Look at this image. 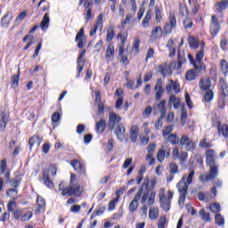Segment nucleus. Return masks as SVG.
<instances>
[{
	"mask_svg": "<svg viewBox=\"0 0 228 228\" xmlns=\"http://www.w3.org/2000/svg\"><path fill=\"white\" fill-rule=\"evenodd\" d=\"M188 58L191 65H193L194 69H189L185 73V79H187V81H195L200 74H204V72H206V65L202 63V60H204V52L203 50L199 51L196 53L195 60L191 54H188Z\"/></svg>",
	"mask_w": 228,
	"mask_h": 228,
	"instance_id": "obj_1",
	"label": "nucleus"
},
{
	"mask_svg": "<svg viewBox=\"0 0 228 228\" xmlns=\"http://www.w3.org/2000/svg\"><path fill=\"white\" fill-rule=\"evenodd\" d=\"M193 175H195V171H191L188 175H183L181 181L177 183L176 188L180 193L178 200L179 206L184 205V200H186V193L188 191V187L191 184L193 181Z\"/></svg>",
	"mask_w": 228,
	"mask_h": 228,
	"instance_id": "obj_2",
	"label": "nucleus"
},
{
	"mask_svg": "<svg viewBox=\"0 0 228 228\" xmlns=\"http://www.w3.org/2000/svg\"><path fill=\"white\" fill-rule=\"evenodd\" d=\"M83 191V186L79 184L77 176L74 174H71L69 185L63 190L61 195L62 197H67V195H69V197H79Z\"/></svg>",
	"mask_w": 228,
	"mask_h": 228,
	"instance_id": "obj_3",
	"label": "nucleus"
},
{
	"mask_svg": "<svg viewBox=\"0 0 228 228\" xmlns=\"http://www.w3.org/2000/svg\"><path fill=\"white\" fill-rule=\"evenodd\" d=\"M216 157V154L215 153V151L213 150H207L206 151V163L210 167V173L207 175L204 178L203 175L200 176V181H212V179H215L216 175H218V167L215 166V158Z\"/></svg>",
	"mask_w": 228,
	"mask_h": 228,
	"instance_id": "obj_4",
	"label": "nucleus"
},
{
	"mask_svg": "<svg viewBox=\"0 0 228 228\" xmlns=\"http://www.w3.org/2000/svg\"><path fill=\"white\" fill-rule=\"evenodd\" d=\"M159 199L162 209L164 211H169L172 199H174V191H168L166 192L165 188H160L159 191Z\"/></svg>",
	"mask_w": 228,
	"mask_h": 228,
	"instance_id": "obj_5",
	"label": "nucleus"
},
{
	"mask_svg": "<svg viewBox=\"0 0 228 228\" xmlns=\"http://www.w3.org/2000/svg\"><path fill=\"white\" fill-rule=\"evenodd\" d=\"M156 201V192L154 191L143 192L141 198V204H145L147 202L148 206H153Z\"/></svg>",
	"mask_w": 228,
	"mask_h": 228,
	"instance_id": "obj_6",
	"label": "nucleus"
},
{
	"mask_svg": "<svg viewBox=\"0 0 228 228\" xmlns=\"http://www.w3.org/2000/svg\"><path fill=\"white\" fill-rule=\"evenodd\" d=\"M143 195V188L138 189V191L135 193L134 200L130 202L128 209L131 213H134L138 209V200L142 199Z\"/></svg>",
	"mask_w": 228,
	"mask_h": 228,
	"instance_id": "obj_7",
	"label": "nucleus"
},
{
	"mask_svg": "<svg viewBox=\"0 0 228 228\" xmlns=\"http://www.w3.org/2000/svg\"><path fill=\"white\" fill-rule=\"evenodd\" d=\"M188 44L189 46L191 47V49H198L199 45L200 47V51H203V54H204V49L206 47V44L204 42H200L199 40V38L193 37V36H190L188 38Z\"/></svg>",
	"mask_w": 228,
	"mask_h": 228,
	"instance_id": "obj_8",
	"label": "nucleus"
},
{
	"mask_svg": "<svg viewBox=\"0 0 228 228\" xmlns=\"http://www.w3.org/2000/svg\"><path fill=\"white\" fill-rule=\"evenodd\" d=\"M166 92L169 94H179V92H181V86L179 85V82H177V80H169L166 86Z\"/></svg>",
	"mask_w": 228,
	"mask_h": 228,
	"instance_id": "obj_9",
	"label": "nucleus"
},
{
	"mask_svg": "<svg viewBox=\"0 0 228 228\" xmlns=\"http://www.w3.org/2000/svg\"><path fill=\"white\" fill-rule=\"evenodd\" d=\"M220 32V22L218 17L213 15L210 21V34L212 37H216L217 33Z\"/></svg>",
	"mask_w": 228,
	"mask_h": 228,
	"instance_id": "obj_10",
	"label": "nucleus"
},
{
	"mask_svg": "<svg viewBox=\"0 0 228 228\" xmlns=\"http://www.w3.org/2000/svg\"><path fill=\"white\" fill-rule=\"evenodd\" d=\"M172 156L174 159H179V161H186L188 159V152L180 151L178 147L173 148Z\"/></svg>",
	"mask_w": 228,
	"mask_h": 228,
	"instance_id": "obj_11",
	"label": "nucleus"
},
{
	"mask_svg": "<svg viewBox=\"0 0 228 228\" xmlns=\"http://www.w3.org/2000/svg\"><path fill=\"white\" fill-rule=\"evenodd\" d=\"M180 145L185 147L186 151H193V149H195V142H193L188 135H183L181 137Z\"/></svg>",
	"mask_w": 228,
	"mask_h": 228,
	"instance_id": "obj_12",
	"label": "nucleus"
},
{
	"mask_svg": "<svg viewBox=\"0 0 228 228\" xmlns=\"http://www.w3.org/2000/svg\"><path fill=\"white\" fill-rule=\"evenodd\" d=\"M122 120V118L115 112H110L109 114V127L110 129H115V126L118 125V122Z\"/></svg>",
	"mask_w": 228,
	"mask_h": 228,
	"instance_id": "obj_13",
	"label": "nucleus"
},
{
	"mask_svg": "<svg viewBox=\"0 0 228 228\" xmlns=\"http://www.w3.org/2000/svg\"><path fill=\"white\" fill-rule=\"evenodd\" d=\"M105 60L108 63L115 60V45L114 44L110 43L107 45L106 53H105Z\"/></svg>",
	"mask_w": 228,
	"mask_h": 228,
	"instance_id": "obj_14",
	"label": "nucleus"
},
{
	"mask_svg": "<svg viewBox=\"0 0 228 228\" xmlns=\"http://www.w3.org/2000/svg\"><path fill=\"white\" fill-rule=\"evenodd\" d=\"M0 131H4V127H6V124L8 123V118H10V115L8 111L4 108L0 109Z\"/></svg>",
	"mask_w": 228,
	"mask_h": 228,
	"instance_id": "obj_15",
	"label": "nucleus"
},
{
	"mask_svg": "<svg viewBox=\"0 0 228 228\" xmlns=\"http://www.w3.org/2000/svg\"><path fill=\"white\" fill-rule=\"evenodd\" d=\"M104 19V14L100 13L98 16V20L96 21V24L90 31V37H94L97 33V29H100V31H102V20Z\"/></svg>",
	"mask_w": 228,
	"mask_h": 228,
	"instance_id": "obj_16",
	"label": "nucleus"
},
{
	"mask_svg": "<svg viewBox=\"0 0 228 228\" xmlns=\"http://www.w3.org/2000/svg\"><path fill=\"white\" fill-rule=\"evenodd\" d=\"M75 40L77 43V47L79 49H83L85 42H86V39L85 38V28H81L79 29L78 33L76 36Z\"/></svg>",
	"mask_w": 228,
	"mask_h": 228,
	"instance_id": "obj_17",
	"label": "nucleus"
},
{
	"mask_svg": "<svg viewBox=\"0 0 228 228\" xmlns=\"http://www.w3.org/2000/svg\"><path fill=\"white\" fill-rule=\"evenodd\" d=\"M228 6V0H222L220 2H217L214 7V11L216 12V13H223L227 10Z\"/></svg>",
	"mask_w": 228,
	"mask_h": 228,
	"instance_id": "obj_18",
	"label": "nucleus"
},
{
	"mask_svg": "<svg viewBox=\"0 0 228 228\" xmlns=\"http://www.w3.org/2000/svg\"><path fill=\"white\" fill-rule=\"evenodd\" d=\"M170 154H171L170 149H167V150L160 149L157 153V159L159 163H163V161H165V158H170Z\"/></svg>",
	"mask_w": 228,
	"mask_h": 228,
	"instance_id": "obj_19",
	"label": "nucleus"
},
{
	"mask_svg": "<svg viewBox=\"0 0 228 228\" xmlns=\"http://www.w3.org/2000/svg\"><path fill=\"white\" fill-rule=\"evenodd\" d=\"M199 86L202 92L209 91V88H211V79H209L208 77L201 78L200 80Z\"/></svg>",
	"mask_w": 228,
	"mask_h": 228,
	"instance_id": "obj_20",
	"label": "nucleus"
},
{
	"mask_svg": "<svg viewBox=\"0 0 228 228\" xmlns=\"http://www.w3.org/2000/svg\"><path fill=\"white\" fill-rule=\"evenodd\" d=\"M138 133H140V127L138 125H134L130 128V140L133 143H136L138 140Z\"/></svg>",
	"mask_w": 228,
	"mask_h": 228,
	"instance_id": "obj_21",
	"label": "nucleus"
},
{
	"mask_svg": "<svg viewBox=\"0 0 228 228\" xmlns=\"http://www.w3.org/2000/svg\"><path fill=\"white\" fill-rule=\"evenodd\" d=\"M84 54H86V50H84L80 53L77 59V77H79V74L83 72V67H85V60H83Z\"/></svg>",
	"mask_w": 228,
	"mask_h": 228,
	"instance_id": "obj_22",
	"label": "nucleus"
},
{
	"mask_svg": "<svg viewBox=\"0 0 228 228\" xmlns=\"http://www.w3.org/2000/svg\"><path fill=\"white\" fill-rule=\"evenodd\" d=\"M167 106V101L162 100L158 105H155L153 107L154 110H160V117L161 118H165V116L167 115V109L165 108Z\"/></svg>",
	"mask_w": 228,
	"mask_h": 228,
	"instance_id": "obj_23",
	"label": "nucleus"
},
{
	"mask_svg": "<svg viewBox=\"0 0 228 228\" xmlns=\"http://www.w3.org/2000/svg\"><path fill=\"white\" fill-rule=\"evenodd\" d=\"M70 165L74 167L76 172H78V174H85V165L81 164V162L77 160H71Z\"/></svg>",
	"mask_w": 228,
	"mask_h": 228,
	"instance_id": "obj_24",
	"label": "nucleus"
},
{
	"mask_svg": "<svg viewBox=\"0 0 228 228\" xmlns=\"http://www.w3.org/2000/svg\"><path fill=\"white\" fill-rule=\"evenodd\" d=\"M42 143V139L38 135H33L28 140L29 149H33L34 145H37V147H40Z\"/></svg>",
	"mask_w": 228,
	"mask_h": 228,
	"instance_id": "obj_25",
	"label": "nucleus"
},
{
	"mask_svg": "<svg viewBox=\"0 0 228 228\" xmlns=\"http://www.w3.org/2000/svg\"><path fill=\"white\" fill-rule=\"evenodd\" d=\"M163 37V29L161 27H155L151 30V38H154V40H159Z\"/></svg>",
	"mask_w": 228,
	"mask_h": 228,
	"instance_id": "obj_26",
	"label": "nucleus"
},
{
	"mask_svg": "<svg viewBox=\"0 0 228 228\" xmlns=\"http://www.w3.org/2000/svg\"><path fill=\"white\" fill-rule=\"evenodd\" d=\"M159 216V208L158 207H151L149 210V218L150 220H158Z\"/></svg>",
	"mask_w": 228,
	"mask_h": 228,
	"instance_id": "obj_27",
	"label": "nucleus"
},
{
	"mask_svg": "<svg viewBox=\"0 0 228 228\" xmlns=\"http://www.w3.org/2000/svg\"><path fill=\"white\" fill-rule=\"evenodd\" d=\"M115 134L117 135L118 140L122 142L124 138H126V128L124 126H117Z\"/></svg>",
	"mask_w": 228,
	"mask_h": 228,
	"instance_id": "obj_28",
	"label": "nucleus"
},
{
	"mask_svg": "<svg viewBox=\"0 0 228 228\" xmlns=\"http://www.w3.org/2000/svg\"><path fill=\"white\" fill-rule=\"evenodd\" d=\"M113 38H115V27L113 25H110L107 28L106 42H111Z\"/></svg>",
	"mask_w": 228,
	"mask_h": 228,
	"instance_id": "obj_29",
	"label": "nucleus"
},
{
	"mask_svg": "<svg viewBox=\"0 0 228 228\" xmlns=\"http://www.w3.org/2000/svg\"><path fill=\"white\" fill-rule=\"evenodd\" d=\"M106 130V120L101 119L95 125V131L96 133H104Z\"/></svg>",
	"mask_w": 228,
	"mask_h": 228,
	"instance_id": "obj_30",
	"label": "nucleus"
},
{
	"mask_svg": "<svg viewBox=\"0 0 228 228\" xmlns=\"http://www.w3.org/2000/svg\"><path fill=\"white\" fill-rule=\"evenodd\" d=\"M169 104L173 105L175 110H177V108H179V106H181V99H179V98L175 97V95L172 94L169 97Z\"/></svg>",
	"mask_w": 228,
	"mask_h": 228,
	"instance_id": "obj_31",
	"label": "nucleus"
},
{
	"mask_svg": "<svg viewBox=\"0 0 228 228\" xmlns=\"http://www.w3.org/2000/svg\"><path fill=\"white\" fill-rule=\"evenodd\" d=\"M40 28L43 31H45L47 28H49V13L45 14L41 21Z\"/></svg>",
	"mask_w": 228,
	"mask_h": 228,
	"instance_id": "obj_32",
	"label": "nucleus"
},
{
	"mask_svg": "<svg viewBox=\"0 0 228 228\" xmlns=\"http://www.w3.org/2000/svg\"><path fill=\"white\" fill-rule=\"evenodd\" d=\"M218 133L222 134L224 138H228V126L227 125H218Z\"/></svg>",
	"mask_w": 228,
	"mask_h": 228,
	"instance_id": "obj_33",
	"label": "nucleus"
},
{
	"mask_svg": "<svg viewBox=\"0 0 228 228\" xmlns=\"http://www.w3.org/2000/svg\"><path fill=\"white\" fill-rule=\"evenodd\" d=\"M215 222L217 225H219V227H224V225H225V218L224 216H222V214H216L215 216Z\"/></svg>",
	"mask_w": 228,
	"mask_h": 228,
	"instance_id": "obj_34",
	"label": "nucleus"
},
{
	"mask_svg": "<svg viewBox=\"0 0 228 228\" xmlns=\"http://www.w3.org/2000/svg\"><path fill=\"white\" fill-rule=\"evenodd\" d=\"M128 34L127 32H120L117 36V40L120 41V45H126V42L127 41Z\"/></svg>",
	"mask_w": 228,
	"mask_h": 228,
	"instance_id": "obj_35",
	"label": "nucleus"
},
{
	"mask_svg": "<svg viewBox=\"0 0 228 228\" xmlns=\"http://www.w3.org/2000/svg\"><path fill=\"white\" fill-rule=\"evenodd\" d=\"M159 70L164 77L172 74V69L168 66H160Z\"/></svg>",
	"mask_w": 228,
	"mask_h": 228,
	"instance_id": "obj_36",
	"label": "nucleus"
},
{
	"mask_svg": "<svg viewBox=\"0 0 228 228\" xmlns=\"http://www.w3.org/2000/svg\"><path fill=\"white\" fill-rule=\"evenodd\" d=\"M151 17H152V14L151 13L150 11H148L146 12L145 17L143 18V20L142 21V28H149V22H150Z\"/></svg>",
	"mask_w": 228,
	"mask_h": 228,
	"instance_id": "obj_37",
	"label": "nucleus"
},
{
	"mask_svg": "<svg viewBox=\"0 0 228 228\" xmlns=\"http://www.w3.org/2000/svg\"><path fill=\"white\" fill-rule=\"evenodd\" d=\"M199 215L205 222H211V215L209 213H206V210H204V208H201L200 210Z\"/></svg>",
	"mask_w": 228,
	"mask_h": 228,
	"instance_id": "obj_38",
	"label": "nucleus"
},
{
	"mask_svg": "<svg viewBox=\"0 0 228 228\" xmlns=\"http://www.w3.org/2000/svg\"><path fill=\"white\" fill-rule=\"evenodd\" d=\"M220 86H221L223 94L224 96L227 95L228 94V86H227V82H225V79H224V78L220 79Z\"/></svg>",
	"mask_w": 228,
	"mask_h": 228,
	"instance_id": "obj_39",
	"label": "nucleus"
},
{
	"mask_svg": "<svg viewBox=\"0 0 228 228\" xmlns=\"http://www.w3.org/2000/svg\"><path fill=\"white\" fill-rule=\"evenodd\" d=\"M215 97V93H213V90H208L204 95V101L205 102H211Z\"/></svg>",
	"mask_w": 228,
	"mask_h": 228,
	"instance_id": "obj_40",
	"label": "nucleus"
},
{
	"mask_svg": "<svg viewBox=\"0 0 228 228\" xmlns=\"http://www.w3.org/2000/svg\"><path fill=\"white\" fill-rule=\"evenodd\" d=\"M167 139L168 142H170V143H172L173 145H177V143H179V142L181 141V139H179V137H177V135L175 134H169Z\"/></svg>",
	"mask_w": 228,
	"mask_h": 228,
	"instance_id": "obj_41",
	"label": "nucleus"
},
{
	"mask_svg": "<svg viewBox=\"0 0 228 228\" xmlns=\"http://www.w3.org/2000/svg\"><path fill=\"white\" fill-rule=\"evenodd\" d=\"M118 191H118L116 192L117 198H115L112 201L109 203V211H113V209H115V205L118 203V200L120 199V197L118 196Z\"/></svg>",
	"mask_w": 228,
	"mask_h": 228,
	"instance_id": "obj_42",
	"label": "nucleus"
},
{
	"mask_svg": "<svg viewBox=\"0 0 228 228\" xmlns=\"http://www.w3.org/2000/svg\"><path fill=\"white\" fill-rule=\"evenodd\" d=\"M168 221L167 220V216H162L159 217L158 222V228H165Z\"/></svg>",
	"mask_w": 228,
	"mask_h": 228,
	"instance_id": "obj_43",
	"label": "nucleus"
},
{
	"mask_svg": "<svg viewBox=\"0 0 228 228\" xmlns=\"http://www.w3.org/2000/svg\"><path fill=\"white\" fill-rule=\"evenodd\" d=\"M20 181H22V178H20V175H16L15 178L11 180V186L12 188H17L19 184H20Z\"/></svg>",
	"mask_w": 228,
	"mask_h": 228,
	"instance_id": "obj_44",
	"label": "nucleus"
},
{
	"mask_svg": "<svg viewBox=\"0 0 228 228\" xmlns=\"http://www.w3.org/2000/svg\"><path fill=\"white\" fill-rule=\"evenodd\" d=\"M26 15H28V11L21 12L15 19V24H20V22L26 19Z\"/></svg>",
	"mask_w": 228,
	"mask_h": 228,
	"instance_id": "obj_45",
	"label": "nucleus"
},
{
	"mask_svg": "<svg viewBox=\"0 0 228 228\" xmlns=\"http://www.w3.org/2000/svg\"><path fill=\"white\" fill-rule=\"evenodd\" d=\"M33 218V212L28 211L21 216L20 222H29Z\"/></svg>",
	"mask_w": 228,
	"mask_h": 228,
	"instance_id": "obj_46",
	"label": "nucleus"
},
{
	"mask_svg": "<svg viewBox=\"0 0 228 228\" xmlns=\"http://www.w3.org/2000/svg\"><path fill=\"white\" fill-rule=\"evenodd\" d=\"M208 209L211 211V213H220V204L213 203L209 205Z\"/></svg>",
	"mask_w": 228,
	"mask_h": 228,
	"instance_id": "obj_47",
	"label": "nucleus"
},
{
	"mask_svg": "<svg viewBox=\"0 0 228 228\" xmlns=\"http://www.w3.org/2000/svg\"><path fill=\"white\" fill-rule=\"evenodd\" d=\"M186 118H188V113L184 110V107H182V114H181V125H182V126H185Z\"/></svg>",
	"mask_w": 228,
	"mask_h": 228,
	"instance_id": "obj_48",
	"label": "nucleus"
},
{
	"mask_svg": "<svg viewBox=\"0 0 228 228\" xmlns=\"http://www.w3.org/2000/svg\"><path fill=\"white\" fill-rule=\"evenodd\" d=\"M167 24H169L171 28L177 27V20L175 19V15L170 14Z\"/></svg>",
	"mask_w": 228,
	"mask_h": 228,
	"instance_id": "obj_49",
	"label": "nucleus"
},
{
	"mask_svg": "<svg viewBox=\"0 0 228 228\" xmlns=\"http://www.w3.org/2000/svg\"><path fill=\"white\" fill-rule=\"evenodd\" d=\"M221 70H222V73L224 76H227V74H228V63H227V61H225V60L221 61Z\"/></svg>",
	"mask_w": 228,
	"mask_h": 228,
	"instance_id": "obj_50",
	"label": "nucleus"
},
{
	"mask_svg": "<svg viewBox=\"0 0 228 228\" xmlns=\"http://www.w3.org/2000/svg\"><path fill=\"white\" fill-rule=\"evenodd\" d=\"M163 16L161 15V9L155 7V20L156 22H161Z\"/></svg>",
	"mask_w": 228,
	"mask_h": 228,
	"instance_id": "obj_51",
	"label": "nucleus"
},
{
	"mask_svg": "<svg viewBox=\"0 0 228 228\" xmlns=\"http://www.w3.org/2000/svg\"><path fill=\"white\" fill-rule=\"evenodd\" d=\"M37 206L38 209H45V200L41 196H37Z\"/></svg>",
	"mask_w": 228,
	"mask_h": 228,
	"instance_id": "obj_52",
	"label": "nucleus"
},
{
	"mask_svg": "<svg viewBox=\"0 0 228 228\" xmlns=\"http://www.w3.org/2000/svg\"><path fill=\"white\" fill-rule=\"evenodd\" d=\"M43 181L48 188H51L53 186V181L49 179V175L44 173L43 175Z\"/></svg>",
	"mask_w": 228,
	"mask_h": 228,
	"instance_id": "obj_53",
	"label": "nucleus"
},
{
	"mask_svg": "<svg viewBox=\"0 0 228 228\" xmlns=\"http://www.w3.org/2000/svg\"><path fill=\"white\" fill-rule=\"evenodd\" d=\"M169 170L171 174H179V166L174 162H171L169 164Z\"/></svg>",
	"mask_w": 228,
	"mask_h": 228,
	"instance_id": "obj_54",
	"label": "nucleus"
},
{
	"mask_svg": "<svg viewBox=\"0 0 228 228\" xmlns=\"http://www.w3.org/2000/svg\"><path fill=\"white\" fill-rule=\"evenodd\" d=\"M154 90H155V92L164 90L163 89V80H161V78L157 79Z\"/></svg>",
	"mask_w": 228,
	"mask_h": 228,
	"instance_id": "obj_55",
	"label": "nucleus"
},
{
	"mask_svg": "<svg viewBox=\"0 0 228 228\" xmlns=\"http://www.w3.org/2000/svg\"><path fill=\"white\" fill-rule=\"evenodd\" d=\"M22 209L21 208H18L16 210L13 211V217L15 220H20V218L22 217Z\"/></svg>",
	"mask_w": 228,
	"mask_h": 228,
	"instance_id": "obj_56",
	"label": "nucleus"
},
{
	"mask_svg": "<svg viewBox=\"0 0 228 228\" xmlns=\"http://www.w3.org/2000/svg\"><path fill=\"white\" fill-rule=\"evenodd\" d=\"M151 113H152V107L148 106L146 107V109L143 110L142 112V117L144 118H149V117H151Z\"/></svg>",
	"mask_w": 228,
	"mask_h": 228,
	"instance_id": "obj_57",
	"label": "nucleus"
},
{
	"mask_svg": "<svg viewBox=\"0 0 228 228\" xmlns=\"http://www.w3.org/2000/svg\"><path fill=\"white\" fill-rule=\"evenodd\" d=\"M7 197H11V199H17V190L10 189L6 191Z\"/></svg>",
	"mask_w": 228,
	"mask_h": 228,
	"instance_id": "obj_58",
	"label": "nucleus"
},
{
	"mask_svg": "<svg viewBox=\"0 0 228 228\" xmlns=\"http://www.w3.org/2000/svg\"><path fill=\"white\" fill-rule=\"evenodd\" d=\"M180 13L183 17H187V15H188V7H186V5L183 4H180Z\"/></svg>",
	"mask_w": 228,
	"mask_h": 228,
	"instance_id": "obj_59",
	"label": "nucleus"
},
{
	"mask_svg": "<svg viewBox=\"0 0 228 228\" xmlns=\"http://www.w3.org/2000/svg\"><path fill=\"white\" fill-rule=\"evenodd\" d=\"M155 151H156V144L155 143H150L148 145V148H147V151H148V154H149L148 157H150L151 154L154 155Z\"/></svg>",
	"mask_w": 228,
	"mask_h": 228,
	"instance_id": "obj_60",
	"label": "nucleus"
},
{
	"mask_svg": "<svg viewBox=\"0 0 228 228\" xmlns=\"http://www.w3.org/2000/svg\"><path fill=\"white\" fill-rule=\"evenodd\" d=\"M183 26L185 29H188L189 28H191L193 26V21L190 18H185L183 20Z\"/></svg>",
	"mask_w": 228,
	"mask_h": 228,
	"instance_id": "obj_61",
	"label": "nucleus"
},
{
	"mask_svg": "<svg viewBox=\"0 0 228 228\" xmlns=\"http://www.w3.org/2000/svg\"><path fill=\"white\" fill-rule=\"evenodd\" d=\"M147 211H149V208L147 207V205H143L140 210V215L142 218H145L147 216Z\"/></svg>",
	"mask_w": 228,
	"mask_h": 228,
	"instance_id": "obj_62",
	"label": "nucleus"
},
{
	"mask_svg": "<svg viewBox=\"0 0 228 228\" xmlns=\"http://www.w3.org/2000/svg\"><path fill=\"white\" fill-rule=\"evenodd\" d=\"M174 130V127L172 126H166L162 131V135L164 137L168 136L170 134V132Z\"/></svg>",
	"mask_w": 228,
	"mask_h": 228,
	"instance_id": "obj_63",
	"label": "nucleus"
},
{
	"mask_svg": "<svg viewBox=\"0 0 228 228\" xmlns=\"http://www.w3.org/2000/svg\"><path fill=\"white\" fill-rule=\"evenodd\" d=\"M12 88H17V86H19V75L12 76Z\"/></svg>",
	"mask_w": 228,
	"mask_h": 228,
	"instance_id": "obj_64",
	"label": "nucleus"
}]
</instances>
